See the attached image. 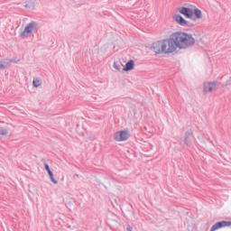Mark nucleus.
Instances as JSON below:
<instances>
[{
	"instance_id": "f257e3e1",
	"label": "nucleus",
	"mask_w": 231,
	"mask_h": 231,
	"mask_svg": "<svg viewBox=\"0 0 231 231\" xmlns=\"http://www.w3.org/2000/svg\"><path fill=\"white\" fill-rule=\"evenodd\" d=\"M170 42L171 44V50L174 52L178 49L189 50V48L196 44V40L192 37V34L176 32L170 36Z\"/></svg>"
},
{
	"instance_id": "f03ea898",
	"label": "nucleus",
	"mask_w": 231,
	"mask_h": 231,
	"mask_svg": "<svg viewBox=\"0 0 231 231\" xmlns=\"http://www.w3.org/2000/svg\"><path fill=\"white\" fill-rule=\"evenodd\" d=\"M151 51L156 55H169V53H173L171 38L153 42Z\"/></svg>"
},
{
	"instance_id": "7ed1b4c3",
	"label": "nucleus",
	"mask_w": 231,
	"mask_h": 231,
	"mask_svg": "<svg viewBox=\"0 0 231 231\" xmlns=\"http://www.w3.org/2000/svg\"><path fill=\"white\" fill-rule=\"evenodd\" d=\"M37 30H39V23L32 21L25 26L23 32L21 33V37H28V35H32Z\"/></svg>"
},
{
	"instance_id": "20e7f679",
	"label": "nucleus",
	"mask_w": 231,
	"mask_h": 231,
	"mask_svg": "<svg viewBox=\"0 0 231 231\" xmlns=\"http://www.w3.org/2000/svg\"><path fill=\"white\" fill-rule=\"evenodd\" d=\"M114 138L116 142H125V140L129 139V132L126 130L116 132L114 134Z\"/></svg>"
},
{
	"instance_id": "39448f33",
	"label": "nucleus",
	"mask_w": 231,
	"mask_h": 231,
	"mask_svg": "<svg viewBox=\"0 0 231 231\" xmlns=\"http://www.w3.org/2000/svg\"><path fill=\"white\" fill-rule=\"evenodd\" d=\"M179 12L181 15H184L186 19H192V17H194V9L181 6L179 8Z\"/></svg>"
},
{
	"instance_id": "423d86ee",
	"label": "nucleus",
	"mask_w": 231,
	"mask_h": 231,
	"mask_svg": "<svg viewBox=\"0 0 231 231\" xmlns=\"http://www.w3.org/2000/svg\"><path fill=\"white\" fill-rule=\"evenodd\" d=\"M193 139H194V136L192 135V132L188 131V132H186L184 138H182L180 140V144L181 145H190Z\"/></svg>"
},
{
	"instance_id": "0eeeda50",
	"label": "nucleus",
	"mask_w": 231,
	"mask_h": 231,
	"mask_svg": "<svg viewBox=\"0 0 231 231\" xmlns=\"http://www.w3.org/2000/svg\"><path fill=\"white\" fill-rule=\"evenodd\" d=\"M225 226H231V221L222 220V221L217 222L215 225L211 226L210 231L219 230V228H223Z\"/></svg>"
},
{
	"instance_id": "6e6552de",
	"label": "nucleus",
	"mask_w": 231,
	"mask_h": 231,
	"mask_svg": "<svg viewBox=\"0 0 231 231\" xmlns=\"http://www.w3.org/2000/svg\"><path fill=\"white\" fill-rule=\"evenodd\" d=\"M216 86H217V82H206L204 84V93H211V91H214L216 89Z\"/></svg>"
},
{
	"instance_id": "1a4fd4ad",
	"label": "nucleus",
	"mask_w": 231,
	"mask_h": 231,
	"mask_svg": "<svg viewBox=\"0 0 231 231\" xmlns=\"http://www.w3.org/2000/svg\"><path fill=\"white\" fill-rule=\"evenodd\" d=\"M173 19L180 26H189L190 24V23H189L187 20H185V18H183V16H181L180 14H175L173 16Z\"/></svg>"
},
{
	"instance_id": "9d476101",
	"label": "nucleus",
	"mask_w": 231,
	"mask_h": 231,
	"mask_svg": "<svg viewBox=\"0 0 231 231\" xmlns=\"http://www.w3.org/2000/svg\"><path fill=\"white\" fill-rule=\"evenodd\" d=\"M12 62H14V60H8V59H5L0 62V69H6V68H10L12 66Z\"/></svg>"
},
{
	"instance_id": "9b49d317",
	"label": "nucleus",
	"mask_w": 231,
	"mask_h": 231,
	"mask_svg": "<svg viewBox=\"0 0 231 231\" xmlns=\"http://www.w3.org/2000/svg\"><path fill=\"white\" fill-rule=\"evenodd\" d=\"M123 69L124 71H133V69H134V60H130L126 62L125 67Z\"/></svg>"
},
{
	"instance_id": "f8f14e48",
	"label": "nucleus",
	"mask_w": 231,
	"mask_h": 231,
	"mask_svg": "<svg viewBox=\"0 0 231 231\" xmlns=\"http://www.w3.org/2000/svg\"><path fill=\"white\" fill-rule=\"evenodd\" d=\"M37 0H29L27 4L24 5V8H29V10H33L35 8V3Z\"/></svg>"
},
{
	"instance_id": "ddd939ff",
	"label": "nucleus",
	"mask_w": 231,
	"mask_h": 231,
	"mask_svg": "<svg viewBox=\"0 0 231 231\" xmlns=\"http://www.w3.org/2000/svg\"><path fill=\"white\" fill-rule=\"evenodd\" d=\"M193 15H195L196 19H203L201 10H199V8H195L193 10Z\"/></svg>"
},
{
	"instance_id": "4468645a",
	"label": "nucleus",
	"mask_w": 231,
	"mask_h": 231,
	"mask_svg": "<svg viewBox=\"0 0 231 231\" xmlns=\"http://www.w3.org/2000/svg\"><path fill=\"white\" fill-rule=\"evenodd\" d=\"M32 84H33L34 88H39V86H41L42 84V80H41L40 78H34Z\"/></svg>"
},
{
	"instance_id": "2eb2a0df",
	"label": "nucleus",
	"mask_w": 231,
	"mask_h": 231,
	"mask_svg": "<svg viewBox=\"0 0 231 231\" xmlns=\"http://www.w3.org/2000/svg\"><path fill=\"white\" fill-rule=\"evenodd\" d=\"M48 174L50 176L51 181L52 183H54V185H57L59 183V181L57 180H55V177H53V171H49Z\"/></svg>"
},
{
	"instance_id": "dca6fc26",
	"label": "nucleus",
	"mask_w": 231,
	"mask_h": 231,
	"mask_svg": "<svg viewBox=\"0 0 231 231\" xmlns=\"http://www.w3.org/2000/svg\"><path fill=\"white\" fill-rule=\"evenodd\" d=\"M114 69L117 71H121L122 67H120V64H118L116 61L114 62Z\"/></svg>"
},
{
	"instance_id": "f3484780",
	"label": "nucleus",
	"mask_w": 231,
	"mask_h": 231,
	"mask_svg": "<svg viewBox=\"0 0 231 231\" xmlns=\"http://www.w3.org/2000/svg\"><path fill=\"white\" fill-rule=\"evenodd\" d=\"M0 134H1V136H6V134H8V130L1 128Z\"/></svg>"
},
{
	"instance_id": "a211bd4d",
	"label": "nucleus",
	"mask_w": 231,
	"mask_h": 231,
	"mask_svg": "<svg viewBox=\"0 0 231 231\" xmlns=\"http://www.w3.org/2000/svg\"><path fill=\"white\" fill-rule=\"evenodd\" d=\"M44 168H45V171H47V172H51V170L50 169V165H48V163L44 164Z\"/></svg>"
},
{
	"instance_id": "6ab92c4d",
	"label": "nucleus",
	"mask_w": 231,
	"mask_h": 231,
	"mask_svg": "<svg viewBox=\"0 0 231 231\" xmlns=\"http://www.w3.org/2000/svg\"><path fill=\"white\" fill-rule=\"evenodd\" d=\"M126 230L127 231H133V226H131V225H127L126 226Z\"/></svg>"
}]
</instances>
